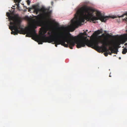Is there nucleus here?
<instances>
[{
  "instance_id": "22",
  "label": "nucleus",
  "mask_w": 127,
  "mask_h": 127,
  "mask_svg": "<svg viewBox=\"0 0 127 127\" xmlns=\"http://www.w3.org/2000/svg\"><path fill=\"white\" fill-rule=\"evenodd\" d=\"M85 39H86L87 38V37L86 36V37H85Z\"/></svg>"
},
{
  "instance_id": "3",
  "label": "nucleus",
  "mask_w": 127,
  "mask_h": 127,
  "mask_svg": "<svg viewBox=\"0 0 127 127\" xmlns=\"http://www.w3.org/2000/svg\"><path fill=\"white\" fill-rule=\"evenodd\" d=\"M100 40H96L92 41H86L82 40H79L76 41L77 44L76 47L78 48H79L82 47H84L86 45L89 47L95 49L98 51L100 46H98Z\"/></svg>"
},
{
  "instance_id": "14",
  "label": "nucleus",
  "mask_w": 127,
  "mask_h": 127,
  "mask_svg": "<svg viewBox=\"0 0 127 127\" xmlns=\"http://www.w3.org/2000/svg\"><path fill=\"white\" fill-rule=\"evenodd\" d=\"M103 32L102 30V29H101L100 30H98L97 31L95 32L97 34H99Z\"/></svg>"
},
{
  "instance_id": "6",
  "label": "nucleus",
  "mask_w": 127,
  "mask_h": 127,
  "mask_svg": "<svg viewBox=\"0 0 127 127\" xmlns=\"http://www.w3.org/2000/svg\"><path fill=\"white\" fill-rule=\"evenodd\" d=\"M37 28L36 26L34 24L32 25L29 28L24 29L25 30L24 34H27L26 36L29 37H35L37 34L35 29Z\"/></svg>"
},
{
  "instance_id": "10",
  "label": "nucleus",
  "mask_w": 127,
  "mask_h": 127,
  "mask_svg": "<svg viewBox=\"0 0 127 127\" xmlns=\"http://www.w3.org/2000/svg\"><path fill=\"white\" fill-rule=\"evenodd\" d=\"M39 6L38 5H34L32 6V8L34 9V12L36 14H38L39 11L43 13V12H45L46 9L45 8V7H42L40 9L39 8Z\"/></svg>"
},
{
  "instance_id": "19",
  "label": "nucleus",
  "mask_w": 127,
  "mask_h": 127,
  "mask_svg": "<svg viewBox=\"0 0 127 127\" xmlns=\"http://www.w3.org/2000/svg\"><path fill=\"white\" fill-rule=\"evenodd\" d=\"M121 37H122V35H120V36H119V37H120V43L121 42L120 38H121Z\"/></svg>"
},
{
  "instance_id": "24",
  "label": "nucleus",
  "mask_w": 127,
  "mask_h": 127,
  "mask_svg": "<svg viewBox=\"0 0 127 127\" xmlns=\"http://www.w3.org/2000/svg\"><path fill=\"white\" fill-rule=\"evenodd\" d=\"M86 32H87L88 31V30H86Z\"/></svg>"
},
{
  "instance_id": "7",
  "label": "nucleus",
  "mask_w": 127,
  "mask_h": 127,
  "mask_svg": "<svg viewBox=\"0 0 127 127\" xmlns=\"http://www.w3.org/2000/svg\"><path fill=\"white\" fill-rule=\"evenodd\" d=\"M118 48H119V37L118 38L117 47L113 48L112 47H109V50L103 51L104 52V55L105 56H107L108 55H111L112 53L117 54L118 51Z\"/></svg>"
},
{
  "instance_id": "2",
  "label": "nucleus",
  "mask_w": 127,
  "mask_h": 127,
  "mask_svg": "<svg viewBox=\"0 0 127 127\" xmlns=\"http://www.w3.org/2000/svg\"><path fill=\"white\" fill-rule=\"evenodd\" d=\"M58 37L60 38H58L51 36L49 37H46L44 38L46 42L49 43L54 42L53 43L55 44L56 47H57V45L61 44L64 47H67L68 46L71 49H73L76 42H75L73 40L75 39V37L72 35L69 32H66L65 31L60 32L58 33Z\"/></svg>"
},
{
  "instance_id": "4",
  "label": "nucleus",
  "mask_w": 127,
  "mask_h": 127,
  "mask_svg": "<svg viewBox=\"0 0 127 127\" xmlns=\"http://www.w3.org/2000/svg\"><path fill=\"white\" fill-rule=\"evenodd\" d=\"M21 21L19 19H16L14 22H10V24L11 26L9 27V29L12 31L11 34L15 35L19 33L25 34V30L21 26Z\"/></svg>"
},
{
  "instance_id": "23",
  "label": "nucleus",
  "mask_w": 127,
  "mask_h": 127,
  "mask_svg": "<svg viewBox=\"0 0 127 127\" xmlns=\"http://www.w3.org/2000/svg\"><path fill=\"white\" fill-rule=\"evenodd\" d=\"M30 11V10L29 9V11Z\"/></svg>"
},
{
  "instance_id": "9",
  "label": "nucleus",
  "mask_w": 127,
  "mask_h": 127,
  "mask_svg": "<svg viewBox=\"0 0 127 127\" xmlns=\"http://www.w3.org/2000/svg\"><path fill=\"white\" fill-rule=\"evenodd\" d=\"M108 40L107 39H104L102 41H100V42L103 44V45L100 46L98 51L101 52V51H103L110 50L107 48V46L109 44L108 42Z\"/></svg>"
},
{
  "instance_id": "21",
  "label": "nucleus",
  "mask_w": 127,
  "mask_h": 127,
  "mask_svg": "<svg viewBox=\"0 0 127 127\" xmlns=\"http://www.w3.org/2000/svg\"><path fill=\"white\" fill-rule=\"evenodd\" d=\"M125 45L126 46L127 45V43H126Z\"/></svg>"
},
{
  "instance_id": "13",
  "label": "nucleus",
  "mask_w": 127,
  "mask_h": 127,
  "mask_svg": "<svg viewBox=\"0 0 127 127\" xmlns=\"http://www.w3.org/2000/svg\"><path fill=\"white\" fill-rule=\"evenodd\" d=\"M14 0V2L15 3H17L16 4L17 5L18 7V6L19 3L20 2L21 0Z\"/></svg>"
},
{
  "instance_id": "26",
  "label": "nucleus",
  "mask_w": 127,
  "mask_h": 127,
  "mask_svg": "<svg viewBox=\"0 0 127 127\" xmlns=\"http://www.w3.org/2000/svg\"><path fill=\"white\" fill-rule=\"evenodd\" d=\"M121 59V58L120 57V59Z\"/></svg>"
},
{
  "instance_id": "15",
  "label": "nucleus",
  "mask_w": 127,
  "mask_h": 127,
  "mask_svg": "<svg viewBox=\"0 0 127 127\" xmlns=\"http://www.w3.org/2000/svg\"><path fill=\"white\" fill-rule=\"evenodd\" d=\"M127 52V49L126 48H124L122 52V53L123 54H125L126 53V52Z\"/></svg>"
},
{
  "instance_id": "16",
  "label": "nucleus",
  "mask_w": 127,
  "mask_h": 127,
  "mask_svg": "<svg viewBox=\"0 0 127 127\" xmlns=\"http://www.w3.org/2000/svg\"><path fill=\"white\" fill-rule=\"evenodd\" d=\"M65 28L64 27H58V29H61L62 30H63Z\"/></svg>"
},
{
  "instance_id": "20",
  "label": "nucleus",
  "mask_w": 127,
  "mask_h": 127,
  "mask_svg": "<svg viewBox=\"0 0 127 127\" xmlns=\"http://www.w3.org/2000/svg\"><path fill=\"white\" fill-rule=\"evenodd\" d=\"M83 34L84 35H87V33H86V32H84L83 33Z\"/></svg>"
},
{
  "instance_id": "18",
  "label": "nucleus",
  "mask_w": 127,
  "mask_h": 127,
  "mask_svg": "<svg viewBox=\"0 0 127 127\" xmlns=\"http://www.w3.org/2000/svg\"><path fill=\"white\" fill-rule=\"evenodd\" d=\"M27 2L28 5H29L30 4L31 1L30 0H27Z\"/></svg>"
},
{
  "instance_id": "1",
  "label": "nucleus",
  "mask_w": 127,
  "mask_h": 127,
  "mask_svg": "<svg viewBox=\"0 0 127 127\" xmlns=\"http://www.w3.org/2000/svg\"><path fill=\"white\" fill-rule=\"evenodd\" d=\"M115 16H105L99 11L86 5L78 8L75 15V17L71 21L70 26L73 31L79 26L83 24L85 20L94 22L95 20H99L102 22H105L109 18L114 19Z\"/></svg>"
},
{
  "instance_id": "8",
  "label": "nucleus",
  "mask_w": 127,
  "mask_h": 127,
  "mask_svg": "<svg viewBox=\"0 0 127 127\" xmlns=\"http://www.w3.org/2000/svg\"><path fill=\"white\" fill-rule=\"evenodd\" d=\"M47 32V30L45 28H43L40 33V34L42 35V36H39L37 35V36H36L35 37L36 38L37 40L39 42V44H42L43 42H46V41L44 39L45 37H47L46 36V35H45Z\"/></svg>"
},
{
  "instance_id": "5",
  "label": "nucleus",
  "mask_w": 127,
  "mask_h": 127,
  "mask_svg": "<svg viewBox=\"0 0 127 127\" xmlns=\"http://www.w3.org/2000/svg\"><path fill=\"white\" fill-rule=\"evenodd\" d=\"M45 8L46 9L45 12H43V13L38 14L35 16L36 19L39 20L37 22V24L38 25L41 26L42 25V20H47L50 17L52 11H49V8H46L45 7Z\"/></svg>"
},
{
  "instance_id": "25",
  "label": "nucleus",
  "mask_w": 127,
  "mask_h": 127,
  "mask_svg": "<svg viewBox=\"0 0 127 127\" xmlns=\"http://www.w3.org/2000/svg\"><path fill=\"white\" fill-rule=\"evenodd\" d=\"M109 77H111V76L110 75H109Z\"/></svg>"
},
{
  "instance_id": "17",
  "label": "nucleus",
  "mask_w": 127,
  "mask_h": 127,
  "mask_svg": "<svg viewBox=\"0 0 127 127\" xmlns=\"http://www.w3.org/2000/svg\"><path fill=\"white\" fill-rule=\"evenodd\" d=\"M6 15L8 17L11 15V14L9 12H7L6 13Z\"/></svg>"
},
{
  "instance_id": "12",
  "label": "nucleus",
  "mask_w": 127,
  "mask_h": 127,
  "mask_svg": "<svg viewBox=\"0 0 127 127\" xmlns=\"http://www.w3.org/2000/svg\"><path fill=\"white\" fill-rule=\"evenodd\" d=\"M8 18L10 20L13 21L12 22L15 21L16 19H19L21 20L20 19L17 18L15 17L12 16L11 15L8 17Z\"/></svg>"
},
{
  "instance_id": "11",
  "label": "nucleus",
  "mask_w": 127,
  "mask_h": 127,
  "mask_svg": "<svg viewBox=\"0 0 127 127\" xmlns=\"http://www.w3.org/2000/svg\"><path fill=\"white\" fill-rule=\"evenodd\" d=\"M64 31H59L58 32H53V31H52L51 32H48V34L50 35V36L49 37H50L51 36H52L53 37H54L52 35H51V34H53L54 35H56L57 36H58L59 35H58V33H59L60 32H64Z\"/></svg>"
},
{
  "instance_id": "27",
  "label": "nucleus",
  "mask_w": 127,
  "mask_h": 127,
  "mask_svg": "<svg viewBox=\"0 0 127 127\" xmlns=\"http://www.w3.org/2000/svg\"><path fill=\"white\" fill-rule=\"evenodd\" d=\"M126 47H127V46H126Z\"/></svg>"
}]
</instances>
